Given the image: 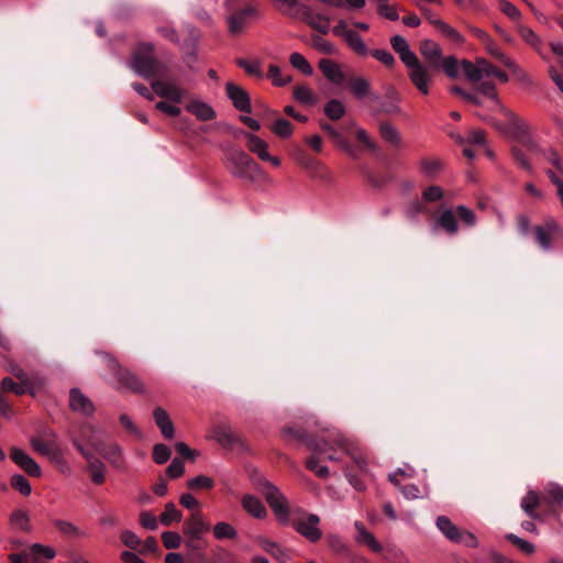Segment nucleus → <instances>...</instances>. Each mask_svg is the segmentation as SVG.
<instances>
[{"label": "nucleus", "mask_w": 563, "mask_h": 563, "mask_svg": "<svg viewBox=\"0 0 563 563\" xmlns=\"http://www.w3.org/2000/svg\"><path fill=\"white\" fill-rule=\"evenodd\" d=\"M90 445L97 453L102 455L113 466L121 467L123 453L120 445L117 443H110L106 445L99 441H91Z\"/></svg>", "instance_id": "obj_21"}, {"label": "nucleus", "mask_w": 563, "mask_h": 563, "mask_svg": "<svg viewBox=\"0 0 563 563\" xmlns=\"http://www.w3.org/2000/svg\"><path fill=\"white\" fill-rule=\"evenodd\" d=\"M271 131L280 139H288L292 135V124L283 118H277L271 125Z\"/></svg>", "instance_id": "obj_42"}, {"label": "nucleus", "mask_w": 563, "mask_h": 563, "mask_svg": "<svg viewBox=\"0 0 563 563\" xmlns=\"http://www.w3.org/2000/svg\"><path fill=\"white\" fill-rule=\"evenodd\" d=\"M482 66H484V68L482 70L484 71L485 77L493 76V77H496L497 79H499L501 82H507L509 80L506 73L499 70L497 67H495L487 60L482 59Z\"/></svg>", "instance_id": "obj_55"}, {"label": "nucleus", "mask_w": 563, "mask_h": 563, "mask_svg": "<svg viewBox=\"0 0 563 563\" xmlns=\"http://www.w3.org/2000/svg\"><path fill=\"white\" fill-rule=\"evenodd\" d=\"M242 505H243L244 509L255 518L262 519V518L266 517V515H267V511H266L263 503L254 496H251V495L245 496L242 499Z\"/></svg>", "instance_id": "obj_37"}, {"label": "nucleus", "mask_w": 563, "mask_h": 563, "mask_svg": "<svg viewBox=\"0 0 563 563\" xmlns=\"http://www.w3.org/2000/svg\"><path fill=\"white\" fill-rule=\"evenodd\" d=\"M438 529L445 536L446 539L454 543L464 544L474 548L477 545L475 536L466 530L457 528L450 518L440 516L435 520Z\"/></svg>", "instance_id": "obj_9"}, {"label": "nucleus", "mask_w": 563, "mask_h": 563, "mask_svg": "<svg viewBox=\"0 0 563 563\" xmlns=\"http://www.w3.org/2000/svg\"><path fill=\"white\" fill-rule=\"evenodd\" d=\"M32 449L54 463L63 473L69 472L68 464L64 457V452L56 441L54 431L47 429L30 439Z\"/></svg>", "instance_id": "obj_2"}, {"label": "nucleus", "mask_w": 563, "mask_h": 563, "mask_svg": "<svg viewBox=\"0 0 563 563\" xmlns=\"http://www.w3.org/2000/svg\"><path fill=\"white\" fill-rule=\"evenodd\" d=\"M421 174L428 178H434L443 169V162L437 157H426L419 163Z\"/></svg>", "instance_id": "obj_34"}, {"label": "nucleus", "mask_w": 563, "mask_h": 563, "mask_svg": "<svg viewBox=\"0 0 563 563\" xmlns=\"http://www.w3.org/2000/svg\"><path fill=\"white\" fill-rule=\"evenodd\" d=\"M318 67L323 76L334 85H341L345 81V75L339 63L333 59L322 58L318 63Z\"/></svg>", "instance_id": "obj_22"}, {"label": "nucleus", "mask_w": 563, "mask_h": 563, "mask_svg": "<svg viewBox=\"0 0 563 563\" xmlns=\"http://www.w3.org/2000/svg\"><path fill=\"white\" fill-rule=\"evenodd\" d=\"M243 135L246 140L247 150L255 154L261 161L268 162L274 167H279L282 165V161L278 156L269 154L268 143L266 141L250 132H244Z\"/></svg>", "instance_id": "obj_11"}, {"label": "nucleus", "mask_w": 563, "mask_h": 563, "mask_svg": "<svg viewBox=\"0 0 563 563\" xmlns=\"http://www.w3.org/2000/svg\"><path fill=\"white\" fill-rule=\"evenodd\" d=\"M306 466L320 478H327L329 476L328 466L320 465L318 459L314 456H311L306 461Z\"/></svg>", "instance_id": "obj_57"}, {"label": "nucleus", "mask_w": 563, "mask_h": 563, "mask_svg": "<svg viewBox=\"0 0 563 563\" xmlns=\"http://www.w3.org/2000/svg\"><path fill=\"white\" fill-rule=\"evenodd\" d=\"M224 5L227 8V29L232 37L242 36L247 31L251 21L258 16L256 7L252 4H241L238 0H225Z\"/></svg>", "instance_id": "obj_1"}, {"label": "nucleus", "mask_w": 563, "mask_h": 563, "mask_svg": "<svg viewBox=\"0 0 563 563\" xmlns=\"http://www.w3.org/2000/svg\"><path fill=\"white\" fill-rule=\"evenodd\" d=\"M53 526L63 537L70 540H80L87 537L86 530L68 520L55 519Z\"/></svg>", "instance_id": "obj_24"}, {"label": "nucleus", "mask_w": 563, "mask_h": 563, "mask_svg": "<svg viewBox=\"0 0 563 563\" xmlns=\"http://www.w3.org/2000/svg\"><path fill=\"white\" fill-rule=\"evenodd\" d=\"M69 406L74 411L82 415H91L95 407L90 399L86 397L78 388H73L69 394Z\"/></svg>", "instance_id": "obj_25"}, {"label": "nucleus", "mask_w": 563, "mask_h": 563, "mask_svg": "<svg viewBox=\"0 0 563 563\" xmlns=\"http://www.w3.org/2000/svg\"><path fill=\"white\" fill-rule=\"evenodd\" d=\"M518 33L521 36V38L530 45L532 48H534L538 54L543 58L547 59L545 55L542 53V41L541 38L528 26L526 25H518Z\"/></svg>", "instance_id": "obj_35"}, {"label": "nucleus", "mask_w": 563, "mask_h": 563, "mask_svg": "<svg viewBox=\"0 0 563 563\" xmlns=\"http://www.w3.org/2000/svg\"><path fill=\"white\" fill-rule=\"evenodd\" d=\"M343 41L346 43L349 48L353 51L356 55L361 57H365L369 54V49L362 36L354 30H352Z\"/></svg>", "instance_id": "obj_33"}, {"label": "nucleus", "mask_w": 563, "mask_h": 563, "mask_svg": "<svg viewBox=\"0 0 563 563\" xmlns=\"http://www.w3.org/2000/svg\"><path fill=\"white\" fill-rule=\"evenodd\" d=\"M504 65L512 71L514 76L516 77V79L519 82L527 85V86L532 85V80L529 77V75L518 64H516L512 59L505 58Z\"/></svg>", "instance_id": "obj_50"}, {"label": "nucleus", "mask_w": 563, "mask_h": 563, "mask_svg": "<svg viewBox=\"0 0 563 563\" xmlns=\"http://www.w3.org/2000/svg\"><path fill=\"white\" fill-rule=\"evenodd\" d=\"M290 65L301 71L306 76H311L313 74V68L307 60V58L297 52H294L289 55Z\"/></svg>", "instance_id": "obj_45"}, {"label": "nucleus", "mask_w": 563, "mask_h": 563, "mask_svg": "<svg viewBox=\"0 0 563 563\" xmlns=\"http://www.w3.org/2000/svg\"><path fill=\"white\" fill-rule=\"evenodd\" d=\"M153 417L156 426L159 428L162 434L166 439L174 438L175 429L174 423L169 418V415L162 407H157L153 411Z\"/></svg>", "instance_id": "obj_28"}, {"label": "nucleus", "mask_w": 563, "mask_h": 563, "mask_svg": "<svg viewBox=\"0 0 563 563\" xmlns=\"http://www.w3.org/2000/svg\"><path fill=\"white\" fill-rule=\"evenodd\" d=\"M419 52L423 59L426 60L424 65H428L430 68L440 69L442 49L438 43L432 40H422L419 45Z\"/></svg>", "instance_id": "obj_19"}, {"label": "nucleus", "mask_w": 563, "mask_h": 563, "mask_svg": "<svg viewBox=\"0 0 563 563\" xmlns=\"http://www.w3.org/2000/svg\"><path fill=\"white\" fill-rule=\"evenodd\" d=\"M369 54L388 68L394 67L396 64L395 57L387 49H373L369 51Z\"/></svg>", "instance_id": "obj_56"}, {"label": "nucleus", "mask_w": 563, "mask_h": 563, "mask_svg": "<svg viewBox=\"0 0 563 563\" xmlns=\"http://www.w3.org/2000/svg\"><path fill=\"white\" fill-rule=\"evenodd\" d=\"M187 486L189 489L197 492L200 489H208L211 487V478L205 475H199L194 478H190L187 482Z\"/></svg>", "instance_id": "obj_60"}, {"label": "nucleus", "mask_w": 563, "mask_h": 563, "mask_svg": "<svg viewBox=\"0 0 563 563\" xmlns=\"http://www.w3.org/2000/svg\"><path fill=\"white\" fill-rule=\"evenodd\" d=\"M325 115L331 120H339L345 113V107L340 100L332 99L324 107Z\"/></svg>", "instance_id": "obj_51"}, {"label": "nucleus", "mask_w": 563, "mask_h": 563, "mask_svg": "<svg viewBox=\"0 0 563 563\" xmlns=\"http://www.w3.org/2000/svg\"><path fill=\"white\" fill-rule=\"evenodd\" d=\"M267 77L272 80L274 86L283 87L291 81L290 75L283 74L282 69L277 65H269Z\"/></svg>", "instance_id": "obj_47"}, {"label": "nucleus", "mask_w": 563, "mask_h": 563, "mask_svg": "<svg viewBox=\"0 0 563 563\" xmlns=\"http://www.w3.org/2000/svg\"><path fill=\"white\" fill-rule=\"evenodd\" d=\"M183 519V514L178 510L174 503H167L165 505L164 511L159 516V522L169 527L173 523H178Z\"/></svg>", "instance_id": "obj_40"}, {"label": "nucleus", "mask_w": 563, "mask_h": 563, "mask_svg": "<svg viewBox=\"0 0 563 563\" xmlns=\"http://www.w3.org/2000/svg\"><path fill=\"white\" fill-rule=\"evenodd\" d=\"M328 547L335 553L342 554L347 551V545L341 537L336 534H329L325 539Z\"/></svg>", "instance_id": "obj_62"}, {"label": "nucleus", "mask_w": 563, "mask_h": 563, "mask_svg": "<svg viewBox=\"0 0 563 563\" xmlns=\"http://www.w3.org/2000/svg\"><path fill=\"white\" fill-rule=\"evenodd\" d=\"M542 501V497H540V495L537 492L530 489L522 497L520 501V507L528 517L537 520L540 519V515L538 514L537 508Z\"/></svg>", "instance_id": "obj_29"}, {"label": "nucleus", "mask_w": 563, "mask_h": 563, "mask_svg": "<svg viewBox=\"0 0 563 563\" xmlns=\"http://www.w3.org/2000/svg\"><path fill=\"white\" fill-rule=\"evenodd\" d=\"M213 438L224 450L238 453H242L246 450L244 441L235 434L230 427H219L217 431L213 432Z\"/></svg>", "instance_id": "obj_15"}, {"label": "nucleus", "mask_w": 563, "mask_h": 563, "mask_svg": "<svg viewBox=\"0 0 563 563\" xmlns=\"http://www.w3.org/2000/svg\"><path fill=\"white\" fill-rule=\"evenodd\" d=\"M542 499L548 505L563 506V487L555 483H549L544 487Z\"/></svg>", "instance_id": "obj_36"}, {"label": "nucleus", "mask_w": 563, "mask_h": 563, "mask_svg": "<svg viewBox=\"0 0 563 563\" xmlns=\"http://www.w3.org/2000/svg\"><path fill=\"white\" fill-rule=\"evenodd\" d=\"M170 450L165 444H155L153 448V460L157 464H164L166 463L170 457Z\"/></svg>", "instance_id": "obj_59"}, {"label": "nucleus", "mask_w": 563, "mask_h": 563, "mask_svg": "<svg viewBox=\"0 0 563 563\" xmlns=\"http://www.w3.org/2000/svg\"><path fill=\"white\" fill-rule=\"evenodd\" d=\"M349 87H350L352 93L357 99H363L371 95V84L364 77L351 78L349 81Z\"/></svg>", "instance_id": "obj_39"}, {"label": "nucleus", "mask_w": 563, "mask_h": 563, "mask_svg": "<svg viewBox=\"0 0 563 563\" xmlns=\"http://www.w3.org/2000/svg\"><path fill=\"white\" fill-rule=\"evenodd\" d=\"M440 68L451 78L459 75L457 59L454 56L442 57Z\"/></svg>", "instance_id": "obj_54"}, {"label": "nucleus", "mask_w": 563, "mask_h": 563, "mask_svg": "<svg viewBox=\"0 0 563 563\" xmlns=\"http://www.w3.org/2000/svg\"><path fill=\"white\" fill-rule=\"evenodd\" d=\"M213 536L218 539H231L235 536V530L225 522H219L213 526Z\"/></svg>", "instance_id": "obj_61"}, {"label": "nucleus", "mask_w": 563, "mask_h": 563, "mask_svg": "<svg viewBox=\"0 0 563 563\" xmlns=\"http://www.w3.org/2000/svg\"><path fill=\"white\" fill-rule=\"evenodd\" d=\"M379 133L383 140L394 147L401 146V136L399 131L388 122H383L379 124Z\"/></svg>", "instance_id": "obj_38"}, {"label": "nucleus", "mask_w": 563, "mask_h": 563, "mask_svg": "<svg viewBox=\"0 0 563 563\" xmlns=\"http://www.w3.org/2000/svg\"><path fill=\"white\" fill-rule=\"evenodd\" d=\"M435 227L443 229L450 235H454L459 231L456 217L453 210H444L435 221Z\"/></svg>", "instance_id": "obj_32"}, {"label": "nucleus", "mask_w": 563, "mask_h": 563, "mask_svg": "<svg viewBox=\"0 0 563 563\" xmlns=\"http://www.w3.org/2000/svg\"><path fill=\"white\" fill-rule=\"evenodd\" d=\"M10 457L27 475L33 477H40L42 475L41 466L25 451L16 446H12L10 449Z\"/></svg>", "instance_id": "obj_16"}, {"label": "nucleus", "mask_w": 563, "mask_h": 563, "mask_svg": "<svg viewBox=\"0 0 563 563\" xmlns=\"http://www.w3.org/2000/svg\"><path fill=\"white\" fill-rule=\"evenodd\" d=\"M11 486L24 496H29L32 492L30 482L20 474L11 477Z\"/></svg>", "instance_id": "obj_53"}, {"label": "nucleus", "mask_w": 563, "mask_h": 563, "mask_svg": "<svg viewBox=\"0 0 563 563\" xmlns=\"http://www.w3.org/2000/svg\"><path fill=\"white\" fill-rule=\"evenodd\" d=\"M320 517L316 514H301L290 522L292 529L302 538L311 543H316L322 538V531L319 528Z\"/></svg>", "instance_id": "obj_8"}, {"label": "nucleus", "mask_w": 563, "mask_h": 563, "mask_svg": "<svg viewBox=\"0 0 563 563\" xmlns=\"http://www.w3.org/2000/svg\"><path fill=\"white\" fill-rule=\"evenodd\" d=\"M99 355L123 387L133 393L145 391L143 382L130 369L123 367L111 354L100 352Z\"/></svg>", "instance_id": "obj_5"}, {"label": "nucleus", "mask_w": 563, "mask_h": 563, "mask_svg": "<svg viewBox=\"0 0 563 563\" xmlns=\"http://www.w3.org/2000/svg\"><path fill=\"white\" fill-rule=\"evenodd\" d=\"M333 443L338 445L340 449L344 450L345 453L349 456H351V459L354 461V463L361 471L367 472L368 462L366 456L358 449L353 446L345 437H343L342 434H336L333 438Z\"/></svg>", "instance_id": "obj_20"}, {"label": "nucleus", "mask_w": 563, "mask_h": 563, "mask_svg": "<svg viewBox=\"0 0 563 563\" xmlns=\"http://www.w3.org/2000/svg\"><path fill=\"white\" fill-rule=\"evenodd\" d=\"M258 544L262 548V550L268 553L275 561L285 562L295 559V552L292 550L284 548L278 543L272 542L266 539H261L258 541Z\"/></svg>", "instance_id": "obj_23"}, {"label": "nucleus", "mask_w": 563, "mask_h": 563, "mask_svg": "<svg viewBox=\"0 0 563 563\" xmlns=\"http://www.w3.org/2000/svg\"><path fill=\"white\" fill-rule=\"evenodd\" d=\"M311 46L319 53L325 55H336L339 52L336 46L332 42L328 41L327 38L320 35H313L311 37Z\"/></svg>", "instance_id": "obj_44"}, {"label": "nucleus", "mask_w": 563, "mask_h": 563, "mask_svg": "<svg viewBox=\"0 0 563 563\" xmlns=\"http://www.w3.org/2000/svg\"><path fill=\"white\" fill-rule=\"evenodd\" d=\"M1 389L4 393L11 391V393H14L18 396L24 395L23 383L22 382L15 383L10 377H4L1 380Z\"/></svg>", "instance_id": "obj_63"}, {"label": "nucleus", "mask_w": 563, "mask_h": 563, "mask_svg": "<svg viewBox=\"0 0 563 563\" xmlns=\"http://www.w3.org/2000/svg\"><path fill=\"white\" fill-rule=\"evenodd\" d=\"M408 77L411 84L418 89V91L427 96L430 91V85L432 82V71L435 68H430L428 65L422 64L419 58H416L411 63L407 64Z\"/></svg>", "instance_id": "obj_10"}, {"label": "nucleus", "mask_w": 563, "mask_h": 563, "mask_svg": "<svg viewBox=\"0 0 563 563\" xmlns=\"http://www.w3.org/2000/svg\"><path fill=\"white\" fill-rule=\"evenodd\" d=\"M230 162L233 165L232 174L241 179L253 183L267 178L263 168L243 151H234Z\"/></svg>", "instance_id": "obj_3"}, {"label": "nucleus", "mask_w": 563, "mask_h": 563, "mask_svg": "<svg viewBox=\"0 0 563 563\" xmlns=\"http://www.w3.org/2000/svg\"><path fill=\"white\" fill-rule=\"evenodd\" d=\"M256 488L265 497L266 501L279 521L283 523L288 522V503L286 497L278 490V488L266 479H258L256 483Z\"/></svg>", "instance_id": "obj_4"}, {"label": "nucleus", "mask_w": 563, "mask_h": 563, "mask_svg": "<svg viewBox=\"0 0 563 563\" xmlns=\"http://www.w3.org/2000/svg\"><path fill=\"white\" fill-rule=\"evenodd\" d=\"M238 65L243 68L249 75H253L256 77H262L263 73L261 70V64L257 60H246V59H239Z\"/></svg>", "instance_id": "obj_64"}, {"label": "nucleus", "mask_w": 563, "mask_h": 563, "mask_svg": "<svg viewBox=\"0 0 563 563\" xmlns=\"http://www.w3.org/2000/svg\"><path fill=\"white\" fill-rule=\"evenodd\" d=\"M390 45L393 49L398 54L405 66L418 58L417 55L410 49L407 40L401 35H394L390 38Z\"/></svg>", "instance_id": "obj_26"}, {"label": "nucleus", "mask_w": 563, "mask_h": 563, "mask_svg": "<svg viewBox=\"0 0 563 563\" xmlns=\"http://www.w3.org/2000/svg\"><path fill=\"white\" fill-rule=\"evenodd\" d=\"M354 528L356 530L355 540L356 542L364 544L368 547L373 552H380L382 545L380 543L375 539L374 534L371 533L363 522L355 521Z\"/></svg>", "instance_id": "obj_27"}, {"label": "nucleus", "mask_w": 563, "mask_h": 563, "mask_svg": "<svg viewBox=\"0 0 563 563\" xmlns=\"http://www.w3.org/2000/svg\"><path fill=\"white\" fill-rule=\"evenodd\" d=\"M434 27L446 38L454 43L462 44L464 42L463 35L449 25L446 22L442 21H434Z\"/></svg>", "instance_id": "obj_43"}, {"label": "nucleus", "mask_w": 563, "mask_h": 563, "mask_svg": "<svg viewBox=\"0 0 563 563\" xmlns=\"http://www.w3.org/2000/svg\"><path fill=\"white\" fill-rule=\"evenodd\" d=\"M476 90L484 95L485 97H487L489 101V110L499 111L500 113H503L508 119V123L511 128L520 130L526 125L525 122L518 115H516L511 110L507 109L501 103L496 93L494 84L489 81L481 82L479 85H477Z\"/></svg>", "instance_id": "obj_7"}, {"label": "nucleus", "mask_w": 563, "mask_h": 563, "mask_svg": "<svg viewBox=\"0 0 563 563\" xmlns=\"http://www.w3.org/2000/svg\"><path fill=\"white\" fill-rule=\"evenodd\" d=\"M23 383L24 394L29 393L32 396L44 387L45 380L38 376H26Z\"/></svg>", "instance_id": "obj_52"}, {"label": "nucleus", "mask_w": 563, "mask_h": 563, "mask_svg": "<svg viewBox=\"0 0 563 563\" xmlns=\"http://www.w3.org/2000/svg\"><path fill=\"white\" fill-rule=\"evenodd\" d=\"M186 110L201 121L211 119V107L198 98H191L186 104Z\"/></svg>", "instance_id": "obj_31"}, {"label": "nucleus", "mask_w": 563, "mask_h": 563, "mask_svg": "<svg viewBox=\"0 0 563 563\" xmlns=\"http://www.w3.org/2000/svg\"><path fill=\"white\" fill-rule=\"evenodd\" d=\"M56 555L52 547L34 543L21 553H12L9 559L11 563H23L29 561H37L40 559L53 560Z\"/></svg>", "instance_id": "obj_12"}, {"label": "nucleus", "mask_w": 563, "mask_h": 563, "mask_svg": "<svg viewBox=\"0 0 563 563\" xmlns=\"http://www.w3.org/2000/svg\"><path fill=\"white\" fill-rule=\"evenodd\" d=\"M88 471L95 484L100 485L104 482L106 466L100 460H91L88 464Z\"/></svg>", "instance_id": "obj_49"}, {"label": "nucleus", "mask_w": 563, "mask_h": 563, "mask_svg": "<svg viewBox=\"0 0 563 563\" xmlns=\"http://www.w3.org/2000/svg\"><path fill=\"white\" fill-rule=\"evenodd\" d=\"M225 93L236 110L246 113L252 111L250 95L243 87L228 81L225 84Z\"/></svg>", "instance_id": "obj_17"}, {"label": "nucleus", "mask_w": 563, "mask_h": 563, "mask_svg": "<svg viewBox=\"0 0 563 563\" xmlns=\"http://www.w3.org/2000/svg\"><path fill=\"white\" fill-rule=\"evenodd\" d=\"M151 87L158 97L174 103H179L185 95L178 85L168 80H156L152 82Z\"/></svg>", "instance_id": "obj_18"}, {"label": "nucleus", "mask_w": 563, "mask_h": 563, "mask_svg": "<svg viewBox=\"0 0 563 563\" xmlns=\"http://www.w3.org/2000/svg\"><path fill=\"white\" fill-rule=\"evenodd\" d=\"M305 21L316 31L327 34L330 31V18L322 14L307 10L305 12Z\"/></svg>", "instance_id": "obj_30"}, {"label": "nucleus", "mask_w": 563, "mask_h": 563, "mask_svg": "<svg viewBox=\"0 0 563 563\" xmlns=\"http://www.w3.org/2000/svg\"><path fill=\"white\" fill-rule=\"evenodd\" d=\"M209 531V525L200 511L191 512L184 526V533L189 538L190 543L201 540Z\"/></svg>", "instance_id": "obj_14"}, {"label": "nucleus", "mask_w": 563, "mask_h": 563, "mask_svg": "<svg viewBox=\"0 0 563 563\" xmlns=\"http://www.w3.org/2000/svg\"><path fill=\"white\" fill-rule=\"evenodd\" d=\"M10 523L21 531H30V517L24 510H14L10 516Z\"/></svg>", "instance_id": "obj_48"}, {"label": "nucleus", "mask_w": 563, "mask_h": 563, "mask_svg": "<svg viewBox=\"0 0 563 563\" xmlns=\"http://www.w3.org/2000/svg\"><path fill=\"white\" fill-rule=\"evenodd\" d=\"M462 68L466 78L471 81L477 82L485 77L484 71L482 70L484 68V66H482V59L477 60L476 64L463 60Z\"/></svg>", "instance_id": "obj_41"}, {"label": "nucleus", "mask_w": 563, "mask_h": 563, "mask_svg": "<svg viewBox=\"0 0 563 563\" xmlns=\"http://www.w3.org/2000/svg\"><path fill=\"white\" fill-rule=\"evenodd\" d=\"M456 216L467 225L473 227L476 224V216L473 210L461 205L455 208Z\"/></svg>", "instance_id": "obj_58"}, {"label": "nucleus", "mask_w": 563, "mask_h": 563, "mask_svg": "<svg viewBox=\"0 0 563 563\" xmlns=\"http://www.w3.org/2000/svg\"><path fill=\"white\" fill-rule=\"evenodd\" d=\"M536 241L539 246L549 251L552 247V242L562 235V229L554 220H548L541 225L533 229Z\"/></svg>", "instance_id": "obj_13"}, {"label": "nucleus", "mask_w": 563, "mask_h": 563, "mask_svg": "<svg viewBox=\"0 0 563 563\" xmlns=\"http://www.w3.org/2000/svg\"><path fill=\"white\" fill-rule=\"evenodd\" d=\"M152 43H140L132 56L131 67L141 76L148 77L158 73L159 64L153 56Z\"/></svg>", "instance_id": "obj_6"}, {"label": "nucleus", "mask_w": 563, "mask_h": 563, "mask_svg": "<svg viewBox=\"0 0 563 563\" xmlns=\"http://www.w3.org/2000/svg\"><path fill=\"white\" fill-rule=\"evenodd\" d=\"M294 98L296 101L307 106H312L317 103V99L312 90L305 85L296 86L294 88Z\"/></svg>", "instance_id": "obj_46"}]
</instances>
